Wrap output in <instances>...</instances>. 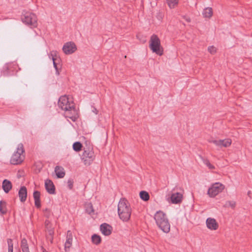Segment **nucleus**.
<instances>
[{
    "label": "nucleus",
    "instance_id": "obj_22",
    "mask_svg": "<svg viewBox=\"0 0 252 252\" xmlns=\"http://www.w3.org/2000/svg\"><path fill=\"white\" fill-rule=\"evenodd\" d=\"M21 248L23 252H30L27 240L25 238L21 240Z\"/></svg>",
    "mask_w": 252,
    "mask_h": 252
},
{
    "label": "nucleus",
    "instance_id": "obj_31",
    "mask_svg": "<svg viewBox=\"0 0 252 252\" xmlns=\"http://www.w3.org/2000/svg\"><path fill=\"white\" fill-rule=\"evenodd\" d=\"M236 206V202L234 201H227L225 202L224 206L225 207H231L232 208H235Z\"/></svg>",
    "mask_w": 252,
    "mask_h": 252
},
{
    "label": "nucleus",
    "instance_id": "obj_3",
    "mask_svg": "<svg viewBox=\"0 0 252 252\" xmlns=\"http://www.w3.org/2000/svg\"><path fill=\"white\" fill-rule=\"evenodd\" d=\"M154 219L158 227L164 233L170 231V225L166 214L161 211H157L154 216Z\"/></svg>",
    "mask_w": 252,
    "mask_h": 252
},
{
    "label": "nucleus",
    "instance_id": "obj_15",
    "mask_svg": "<svg viewBox=\"0 0 252 252\" xmlns=\"http://www.w3.org/2000/svg\"><path fill=\"white\" fill-rule=\"evenodd\" d=\"M18 196L20 201L24 202L27 198V189L26 187L22 186L18 192Z\"/></svg>",
    "mask_w": 252,
    "mask_h": 252
},
{
    "label": "nucleus",
    "instance_id": "obj_1",
    "mask_svg": "<svg viewBox=\"0 0 252 252\" xmlns=\"http://www.w3.org/2000/svg\"><path fill=\"white\" fill-rule=\"evenodd\" d=\"M58 106L65 111V116L72 121L76 119L77 111L73 102H70L68 98L66 95L61 96L58 101Z\"/></svg>",
    "mask_w": 252,
    "mask_h": 252
},
{
    "label": "nucleus",
    "instance_id": "obj_2",
    "mask_svg": "<svg viewBox=\"0 0 252 252\" xmlns=\"http://www.w3.org/2000/svg\"><path fill=\"white\" fill-rule=\"evenodd\" d=\"M118 213L120 219L124 221H127L130 219L131 209L129 202L125 198H121L119 202Z\"/></svg>",
    "mask_w": 252,
    "mask_h": 252
},
{
    "label": "nucleus",
    "instance_id": "obj_8",
    "mask_svg": "<svg viewBox=\"0 0 252 252\" xmlns=\"http://www.w3.org/2000/svg\"><path fill=\"white\" fill-rule=\"evenodd\" d=\"M82 159L86 165H90L94 158V152L90 148H84V152L82 155Z\"/></svg>",
    "mask_w": 252,
    "mask_h": 252
},
{
    "label": "nucleus",
    "instance_id": "obj_12",
    "mask_svg": "<svg viewBox=\"0 0 252 252\" xmlns=\"http://www.w3.org/2000/svg\"><path fill=\"white\" fill-rule=\"evenodd\" d=\"M100 230L104 235L109 236L112 233V227L109 224L104 223L100 225Z\"/></svg>",
    "mask_w": 252,
    "mask_h": 252
},
{
    "label": "nucleus",
    "instance_id": "obj_24",
    "mask_svg": "<svg viewBox=\"0 0 252 252\" xmlns=\"http://www.w3.org/2000/svg\"><path fill=\"white\" fill-rule=\"evenodd\" d=\"M85 212L88 214L91 215L94 213L93 206L91 203H87L85 204Z\"/></svg>",
    "mask_w": 252,
    "mask_h": 252
},
{
    "label": "nucleus",
    "instance_id": "obj_19",
    "mask_svg": "<svg viewBox=\"0 0 252 252\" xmlns=\"http://www.w3.org/2000/svg\"><path fill=\"white\" fill-rule=\"evenodd\" d=\"M55 172L57 177L58 178H62L65 176V172L64 171V169L61 166H56L55 168Z\"/></svg>",
    "mask_w": 252,
    "mask_h": 252
},
{
    "label": "nucleus",
    "instance_id": "obj_23",
    "mask_svg": "<svg viewBox=\"0 0 252 252\" xmlns=\"http://www.w3.org/2000/svg\"><path fill=\"white\" fill-rule=\"evenodd\" d=\"M139 196L140 198L144 201H147L150 199L149 193L145 190L141 191L139 193Z\"/></svg>",
    "mask_w": 252,
    "mask_h": 252
},
{
    "label": "nucleus",
    "instance_id": "obj_33",
    "mask_svg": "<svg viewBox=\"0 0 252 252\" xmlns=\"http://www.w3.org/2000/svg\"><path fill=\"white\" fill-rule=\"evenodd\" d=\"M43 211L44 212V216L47 219L50 218L52 214L51 210L49 209L46 208L45 209L43 210Z\"/></svg>",
    "mask_w": 252,
    "mask_h": 252
},
{
    "label": "nucleus",
    "instance_id": "obj_10",
    "mask_svg": "<svg viewBox=\"0 0 252 252\" xmlns=\"http://www.w3.org/2000/svg\"><path fill=\"white\" fill-rule=\"evenodd\" d=\"M76 50V46L75 43L72 42H68L65 43L63 47V52L67 55L73 53Z\"/></svg>",
    "mask_w": 252,
    "mask_h": 252
},
{
    "label": "nucleus",
    "instance_id": "obj_32",
    "mask_svg": "<svg viewBox=\"0 0 252 252\" xmlns=\"http://www.w3.org/2000/svg\"><path fill=\"white\" fill-rule=\"evenodd\" d=\"M203 163L210 169H215V166L211 164L208 159H203Z\"/></svg>",
    "mask_w": 252,
    "mask_h": 252
},
{
    "label": "nucleus",
    "instance_id": "obj_35",
    "mask_svg": "<svg viewBox=\"0 0 252 252\" xmlns=\"http://www.w3.org/2000/svg\"><path fill=\"white\" fill-rule=\"evenodd\" d=\"M209 142L215 144L216 146H218L220 147V143L222 142V141H220V140H210Z\"/></svg>",
    "mask_w": 252,
    "mask_h": 252
},
{
    "label": "nucleus",
    "instance_id": "obj_18",
    "mask_svg": "<svg viewBox=\"0 0 252 252\" xmlns=\"http://www.w3.org/2000/svg\"><path fill=\"white\" fill-rule=\"evenodd\" d=\"M72 242V235L70 231L68 230L67 232L66 240L64 244V248L66 250V249H69L71 246Z\"/></svg>",
    "mask_w": 252,
    "mask_h": 252
},
{
    "label": "nucleus",
    "instance_id": "obj_16",
    "mask_svg": "<svg viewBox=\"0 0 252 252\" xmlns=\"http://www.w3.org/2000/svg\"><path fill=\"white\" fill-rule=\"evenodd\" d=\"M33 196L34 200V204L35 207L37 208H40L41 207L40 192L37 190L34 191Z\"/></svg>",
    "mask_w": 252,
    "mask_h": 252
},
{
    "label": "nucleus",
    "instance_id": "obj_25",
    "mask_svg": "<svg viewBox=\"0 0 252 252\" xmlns=\"http://www.w3.org/2000/svg\"><path fill=\"white\" fill-rule=\"evenodd\" d=\"M92 241L94 244L98 245L101 242V237L97 234H94L92 236Z\"/></svg>",
    "mask_w": 252,
    "mask_h": 252
},
{
    "label": "nucleus",
    "instance_id": "obj_41",
    "mask_svg": "<svg viewBox=\"0 0 252 252\" xmlns=\"http://www.w3.org/2000/svg\"><path fill=\"white\" fill-rule=\"evenodd\" d=\"M42 252H48L43 247H42Z\"/></svg>",
    "mask_w": 252,
    "mask_h": 252
},
{
    "label": "nucleus",
    "instance_id": "obj_27",
    "mask_svg": "<svg viewBox=\"0 0 252 252\" xmlns=\"http://www.w3.org/2000/svg\"><path fill=\"white\" fill-rule=\"evenodd\" d=\"M83 145L80 142H75L73 144L72 148L74 151L76 152H80L82 150Z\"/></svg>",
    "mask_w": 252,
    "mask_h": 252
},
{
    "label": "nucleus",
    "instance_id": "obj_30",
    "mask_svg": "<svg viewBox=\"0 0 252 252\" xmlns=\"http://www.w3.org/2000/svg\"><path fill=\"white\" fill-rule=\"evenodd\" d=\"M7 242L8 247V252H13V244L12 239H11L10 238H8L7 240Z\"/></svg>",
    "mask_w": 252,
    "mask_h": 252
},
{
    "label": "nucleus",
    "instance_id": "obj_14",
    "mask_svg": "<svg viewBox=\"0 0 252 252\" xmlns=\"http://www.w3.org/2000/svg\"><path fill=\"white\" fill-rule=\"evenodd\" d=\"M206 225L207 227L213 230H216L218 229L219 225L215 219L209 218L206 220Z\"/></svg>",
    "mask_w": 252,
    "mask_h": 252
},
{
    "label": "nucleus",
    "instance_id": "obj_5",
    "mask_svg": "<svg viewBox=\"0 0 252 252\" xmlns=\"http://www.w3.org/2000/svg\"><path fill=\"white\" fill-rule=\"evenodd\" d=\"M21 19L24 23L30 26L31 28H35L37 26V17L35 14L31 12L24 10Z\"/></svg>",
    "mask_w": 252,
    "mask_h": 252
},
{
    "label": "nucleus",
    "instance_id": "obj_38",
    "mask_svg": "<svg viewBox=\"0 0 252 252\" xmlns=\"http://www.w3.org/2000/svg\"><path fill=\"white\" fill-rule=\"evenodd\" d=\"M47 239H48L51 243H53V235L49 236L48 234L46 236Z\"/></svg>",
    "mask_w": 252,
    "mask_h": 252
},
{
    "label": "nucleus",
    "instance_id": "obj_17",
    "mask_svg": "<svg viewBox=\"0 0 252 252\" xmlns=\"http://www.w3.org/2000/svg\"><path fill=\"white\" fill-rule=\"evenodd\" d=\"M12 187V183L10 181L7 179H4L3 181L2 184V188L5 193H7L9 192V191L11 189Z\"/></svg>",
    "mask_w": 252,
    "mask_h": 252
},
{
    "label": "nucleus",
    "instance_id": "obj_36",
    "mask_svg": "<svg viewBox=\"0 0 252 252\" xmlns=\"http://www.w3.org/2000/svg\"><path fill=\"white\" fill-rule=\"evenodd\" d=\"M208 50L212 54H214L216 52V49L213 46L208 47Z\"/></svg>",
    "mask_w": 252,
    "mask_h": 252
},
{
    "label": "nucleus",
    "instance_id": "obj_39",
    "mask_svg": "<svg viewBox=\"0 0 252 252\" xmlns=\"http://www.w3.org/2000/svg\"><path fill=\"white\" fill-rule=\"evenodd\" d=\"M183 17L187 22L189 23L191 21V19L189 17H188L185 16H184Z\"/></svg>",
    "mask_w": 252,
    "mask_h": 252
},
{
    "label": "nucleus",
    "instance_id": "obj_29",
    "mask_svg": "<svg viewBox=\"0 0 252 252\" xmlns=\"http://www.w3.org/2000/svg\"><path fill=\"white\" fill-rule=\"evenodd\" d=\"M167 4L170 8H173L178 3V0H167Z\"/></svg>",
    "mask_w": 252,
    "mask_h": 252
},
{
    "label": "nucleus",
    "instance_id": "obj_7",
    "mask_svg": "<svg viewBox=\"0 0 252 252\" xmlns=\"http://www.w3.org/2000/svg\"><path fill=\"white\" fill-rule=\"evenodd\" d=\"M224 189V186L222 184L217 182L213 184L209 188L207 194L210 197H214L220 192H221Z\"/></svg>",
    "mask_w": 252,
    "mask_h": 252
},
{
    "label": "nucleus",
    "instance_id": "obj_28",
    "mask_svg": "<svg viewBox=\"0 0 252 252\" xmlns=\"http://www.w3.org/2000/svg\"><path fill=\"white\" fill-rule=\"evenodd\" d=\"M220 141H222V142L220 143V147H228L231 144V140L230 139L220 140Z\"/></svg>",
    "mask_w": 252,
    "mask_h": 252
},
{
    "label": "nucleus",
    "instance_id": "obj_11",
    "mask_svg": "<svg viewBox=\"0 0 252 252\" xmlns=\"http://www.w3.org/2000/svg\"><path fill=\"white\" fill-rule=\"evenodd\" d=\"M183 194L180 192H173L170 196L171 202L173 204H178L182 202Z\"/></svg>",
    "mask_w": 252,
    "mask_h": 252
},
{
    "label": "nucleus",
    "instance_id": "obj_21",
    "mask_svg": "<svg viewBox=\"0 0 252 252\" xmlns=\"http://www.w3.org/2000/svg\"><path fill=\"white\" fill-rule=\"evenodd\" d=\"M213 14V9L210 7H206L202 12V15L204 18H210Z\"/></svg>",
    "mask_w": 252,
    "mask_h": 252
},
{
    "label": "nucleus",
    "instance_id": "obj_40",
    "mask_svg": "<svg viewBox=\"0 0 252 252\" xmlns=\"http://www.w3.org/2000/svg\"><path fill=\"white\" fill-rule=\"evenodd\" d=\"M92 111L95 114H97L98 113V110L95 108V107H93V109L92 110Z\"/></svg>",
    "mask_w": 252,
    "mask_h": 252
},
{
    "label": "nucleus",
    "instance_id": "obj_9",
    "mask_svg": "<svg viewBox=\"0 0 252 252\" xmlns=\"http://www.w3.org/2000/svg\"><path fill=\"white\" fill-rule=\"evenodd\" d=\"M52 57V60L53 62V66L56 70V74L60 75V71L61 70L62 65L60 64L61 59L57 55V52L52 51L51 52L50 57Z\"/></svg>",
    "mask_w": 252,
    "mask_h": 252
},
{
    "label": "nucleus",
    "instance_id": "obj_13",
    "mask_svg": "<svg viewBox=\"0 0 252 252\" xmlns=\"http://www.w3.org/2000/svg\"><path fill=\"white\" fill-rule=\"evenodd\" d=\"M45 187L49 194H54L55 193V187L51 180L47 179L45 180Z\"/></svg>",
    "mask_w": 252,
    "mask_h": 252
},
{
    "label": "nucleus",
    "instance_id": "obj_37",
    "mask_svg": "<svg viewBox=\"0 0 252 252\" xmlns=\"http://www.w3.org/2000/svg\"><path fill=\"white\" fill-rule=\"evenodd\" d=\"M4 70H3L2 73H3V75H4V76H8L10 74V73H9L8 72V67L7 66H5L4 67Z\"/></svg>",
    "mask_w": 252,
    "mask_h": 252
},
{
    "label": "nucleus",
    "instance_id": "obj_26",
    "mask_svg": "<svg viewBox=\"0 0 252 252\" xmlns=\"http://www.w3.org/2000/svg\"><path fill=\"white\" fill-rule=\"evenodd\" d=\"M6 205V203L5 201H0V213L2 215H4L7 213Z\"/></svg>",
    "mask_w": 252,
    "mask_h": 252
},
{
    "label": "nucleus",
    "instance_id": "obj_4",
    "mask_svg": "<svg viewBox=\"0 0 252 252\" xmlns=\"http://www.w3.org/2000/svg\"><path fill=\"white\" fill-rule=\"evenodd\" d=\"M149 47L153 53L159 56L163 54V49L161 46L160 40L157 35L153 34L150 37Z\"/></svg>",
    "mask_w": 252,
    "mask_h": 252
},
{
    "label": "nucleus",
    "instance_id": "obj_42",
    "mask_svg": "<svg viewBox=\"0 0 252 252\" xmlns=\"http://www.w3.org/2000/svg\"><path fill=\"white\" fill-rule=\"evenodd\" d=\"M250 193H251V191H249L248 192V195H249L250 194Z\"/></svg>",
    "mask_w": 252,
    "mask_h": 252
},
{
    "label": "nucleus",
    "instance_id": "obj_20",
    "mask_svg": "<svg viewBox=\"0 0 252 252\" xmlns=\"http://www.w3.org/2000/svg\"><path fill=\"white\" fill-rule=\"evenodd\" d=\"M45 226L47 231V233L49 236L54 235V231L53 228L52 227L51 223L50 221L46 220L45 221Z\"/></svg>",
    "mask_w": 252,
    "mask_h": 252
},
{
    "label": "nucleus",
    "instance_id": "obj_34",
    "mask_svg": "<svg viewBox=\"0 0 252 252\" xmlns=\"http://www.w3.org/2000/svg\"><path fill=\"white\" fill-rule=\"evenodd\" d=\"M73 183H74V181H73V180L72 179H69L68 180V181H67V186H68V188L70 189H72L73 187Z\"/></svg>",
    "mask_w": 252,
    "mask_h": 252
},
{
    "label": "nucleus",
    "instance_id": "obj_6",
    "mask_svg": "<svg viewBox=\"0 0 252 252\" xmlns=\"http://www.w3.org/2000/svg\"><path fill=\"white\" fill-rule=\"evenodd\" d=\"M24 152V146L22 143L18 145L17 151L12 156L10 159V163L13 165H17L21 163L24 159V156L22 154Z\"/></svg>",
    "mask_w": 252,
    "mask_h": 252
}]
</instances>
